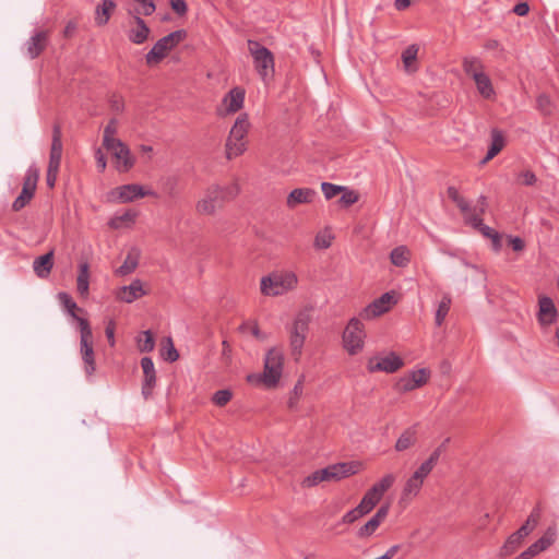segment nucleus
<instances>
[{"label":"nucleus","mask_w":559,"mask_h":559,"mask_svg":"<svg viewBox=\"0 0 559 559\" xmlns=\"http://www.w3.org/2000/svg\"><path fill=\"white\" fill-rule=\"evenodd\" d=\"M240 190V185L236 180L224 186L210 185L195 203L197 214L201 216L216 215L226 202L233 201L239 195Z\"/></svg>","instance_id":"obj_1"},{"label":"nucleus","mask_w":559,"mask_h":559,"mask_svg":"<svg viewBox=\"0 0 559 559\" xmlns=\"http://www.w3.org/2000/svg\"><path fill=\"white\" fill-rule=\"evenodd\" d=\"M83 313L84 310L72 301V320L78 324L80 335L79 340V356L83 362V369L87 377H91L96 371V358L94 350V335L92 326L87 319L78 314Z\"/></svg>","instance_id":"obj_2"},{"label":"nucleus","mask_w":559,"mask_h":559,"mask_svg":"<svg viewBox=\"0 0 559 559\" xmlns=\"http://www.w3.org/2000/svg\"><path fill=\"white\" fill-rule=\"evenodd\" d=\"M263 371L259 374H249L247 380L257 381L266 389H275L283 376L285 356L283 348L273 346L265 353Z\"/></svg>","instance_id":"obj_3"},{"label":"nucleus","mask_w":559,"mask_h":559,"mask_svg":"<svg viewBox=\"0 0 559 559\" xmlns=\"http://www.w3.org/2000/svg\"><path fill=\"white\" fill-rule=\"evenodd\" d=\"M298 283V275L294 271L278 270L261 278L260 290L264 296L277 297L294 292Z\"/></svg>","instance_id":"obj_4"},{"label":"nucleus","mask_w":559,"mask_h":559,"mask_svg":"<svg viewBox=\"0 0 559 559\" xmlns=\"http://www.w3.org/2000/svg\"><path fill=\"white\" fill-rule=\"evenodd\" d=\"M311 314L308 310L299 311L288 328L290 355L295 361H299L309 333Z\"/></svg>","instance_id":"obj_5"},{"label":"nucleus","mask_w":559,"mask_h":559,"mask_svg":"<svg viewBox=\"0 0 559 559\" xmlns=\"http://www.w3.org/2000/svg\"><path fill=\"white\" fill-rule=\"evenodd\" d=\"M247 44L255 71L264 83H269L275 74V61L272 51L257 40L249 39Z\"/></svg>","instance_id":"obj_6"},{"label":"nucleus","mask_w":559,"mask_h":559,"mask_svg":"<svg viewBox=\"0 0 559 559\" xmlns=\"http://www.w3.org/2000/svg\"><path fill=\"white\" fill-rule=\"evenodd\" d=\"M367 337L365 324L359 318H352L342 334L343 348L350 356L358 355L364 350Z\"/></svg>","instance_id":"obj_7"},{"label":"nucleus","mask_w":559,"mask_h":559,"mask_svg":"<svg viewBox=\"0 0 559 559\" xmlns=\"http://www.w3.org/2000/svg\"><path fill=\"white\" fill-rule=\"evenodd\" d=\"M187 37L185 29L175 31L158 39L153 48L146 53L145 61L148 66L159 63L169 51L179 45Z\"/></svg>","instance_id":"obj_8"},{"label":"nucleus","mask_w":559,"mask_h":559,"mask_svg":"<svg viewBox=\"0 0 559 559\" xmlns=\"http://www.w3.org/2000/svg\"><path fill=\"white\" fill-rule=\"evenodd\" d=\"M102 146L111 155L117 171L128 173L135 165V157L132 155L128 145L120 139L107 144H102Z\"/></svg>","instance_id":"obj_9"},{"label":"nucleus","mask_w":559,"mask_h":559,"mask_svg":"<svg viewBox=\"0 0 559 559\" xmlns=\"http://www.w3.org/2000/svg\"><path fill=\"white\" fill-rule=\"evenodd\" d=\"M144 197H156V193L153 190H145L141 185L129 183L110 190L106 199L110 203H129Z\"/></svg>","instance_id":"obj_10"},{"label":"nucleus","mask_w":559,"mask_h":559,"mask_svg":"<svg viewBox=\"0 0 559 559\" xmlns=\"http://www.w3.org/2000/svg\"><path fill=\"white\" fill-rule=\"evenodd\" d=\"M365 465L360 461H349L331 464L322 468L324 481H340L364 471Z\"/></svg>","instance_id":"obj_11"},{"label":"nucleus","mask_w":559,"mask_h":559,"mask_svg":"<svg viewBox=\"0 0 559 559\" xmlns=\"http://www.w3.org/2000/svg\"><path fill=\"white\" fill-rule=\"evenodd\" d=\"M62 155L61 130L59 124H55L52 131V143L50 148L49 165L47 170V185L55 186Z\"/></svg>","instance_id":"obj_12"},{"label":"nucleus","mask_w":559,"mask_h":559,"mask_svg":"<svg viewBox=\"0 0 559 559\" xmlns=\"http://www.w3.org/2000/svg\"><path fill=\"white\" fill-rule=\"evenodd\" d=\"M430 378V371L426 368L411 371L396 380L393 385L395 392L404 394L424 386Z\"/></svg>","instance_id":"obj_13"},{"label":"nucleus","mask_w":559,"mask_h":559,"mask_svg":"<svg viewBox=\"0 0 559 559\" xmlns=\"http://www.w3.org/2000/svg\"><path fill=\"white\" fill-rule=\"evenodd\" d=\"M404 366L403 359L394 352L383 355H376L368 359L367 369L369 372L393 373Z\"/></svg>","instance_id":"obj_14"},{"label":"nucleus","mask_w":559,"mask_h":559,"mask_svg":"<svg viewBox=\"0 0 559 559\" xmlns=\"http://www.w3.org/2000/svg\"><path fill=\"white\" fill-rule=\"evenodd\" d=\"M429 476L426 472H424L420 467H418L405 481L403 489L400 496V503H409L413 499H415L425 483V479Z\"/></svg>","instance_id":"obj_15"},{"label":"nucleus","mask_w":559,"mask_h":559,"mask_svg":"<svg viewBox=\"0 0 559 559\" xmlns=\"http://www.w3.org/2000/svg\"><path fill=\"white\" fill-rule=\"evenodd\" d=\"M395 302L396 300L393 292L384 293L365 307L360 312V317L367 320L377 318L388 312Z\"/></svg>","instance_id":"obj_16"},{"label":"nucleus","mask_w":559,"mask_h":559,"mask_svg":"<svg viewBox=\"0 0 559 559\" xmlns=\"http://www.w3.org/2000/svg\"><path fill=\"white\" fill-rule=\"evenodd\" d=\"M557 539V526L556 524L549 525L540 538L534 542L527 549L522 551V557L532 559L540 552L547 550Z\"/></svg>","instance_id":"obj_17"},{"label":"nucleus","mask_w":559,"mask_h":559,"mask_svg":"<svg viewBox=\"0 0 559 559\" xmlns=\"http://www.w3.org/2000/svg\"><path fill=\"white\" fill-rule=\"evenodd\" d=\"M243 102L245 90L236 86L224 96L218 114L222 116L235 114L243 107Z\"/></svg>","instance_id":"obj_18"},{"label":"nucleus","mask_w":559,"mask_h":559,"mask_svg":"<svg viewBox=\"0 0 559 559\" xmlns=\"http://www.w3.org/2000/svg\"><path fill=\"white\" fill-rule=\"evenodd\" d=\"M537 320L542 328H547L557 320V308L551 298L539 296Z\"/></svg>","instance_id":"obj_19"},{"label":"nucleus","mask_w":559,"mask_h":559,"mask_svg":"<svg viewBox=\"0 0 559 559\" xmlns=\"http://www.w3.org/2000/svg\"><path fill=\"white\" fill-rule=\"evenodd\" d=\"M390 506L383 504L381 506L377 512L373 514V516L368 520L359 530H358V537L360 538H368L370 537L381 525V523L386 519L389 514Z\"/></svg>","instance_id":"obj_20"},{"label":"nucleus","mask_w":559,"mask_h":559,"mask_svg":"<svg viewBox=\"0 0 559 559\" xmlns=\"http://www.w3.org/2000/svg\"><path fill=\"white\" fill-rule=\"evenodd\" d=\"M147 295L141 280H134L128 286H122L116 292V298L120 301L131 304L134 300Z\"/></svg>","instance_id":"obj_21"},{"label":"nucleus","mask_w":559,"mask_h":559,"mask_svg":"<svg viewBox=\"0 0 559 559\" xmlns=\"http://www.w3.org/2000/svg\"><path fill=\"white\" fill-rule=\"evenodd\" d=\"M151 29L145 21L140 16H134L130 23L128 38L131 43L141 45L147 40Z\"/></svg>","instance_id":"obj_22"},{"label":"nucleus","mask_w":559,"mask_h":559,"mask_svg":"<svg viewBox=\"0 0 559 559\" xmlns=\"http://www.w3.org/2000/svg\"><path fill=\"white\" fill-rule=\"evenodd\" d=\"M141 367L144 374L142 393L145 396V399H147L148 396H151L152 391L156 384V372L152 358L143 357L141 359Z\"/></svg>","instance_id":"obj_23"},{"label":"nucleus","mask_w":559,"mask_h":559,"mask_svg":"<svg viewBox=\"0 0 559 559\" xmlns=\"http://www.w3.org/2000/svg\"><path fill=\"white\" fill-rule=\"evenodd\" d=\"M317 192L311 188H297L290 191L286 199L288 209H295L299 204L312 203Z\"/></svg>","instance_id":"obj_24"},{"label":"nucleus","mask_w":559,"mask_h":559,"mask_svg":"<svg viewBox=\"0 0 559 559\" xmlns=\"http://www.w3.org/2000/svg\"><path fill=\"white\" fill-rule=\"evenodd\" d=\"M90 280H91V271L90 264L86 261H82L78 265V275H76V292L80 297L86 299L90 295Z\"/></svg>","instance_id":"obj_25"},{"label":"nucleus","mask_w":559,"mask_h":559,"mask_svg":"<svg viewBox=\"0 0 559 559\" xmlns=\"http://www.w3.org/2000/svg\"><path fill=\"white\" fill-rule=\"evenodd\" d=\"M48 43V33L45 31L36 32L26 43V53L31 59L40 55Z\"/></svg>","instance_id":"obj_26"},{"label":"nucleus","mask_w":559,"mask_h":559,"mask_svg":"<svg viewBox=\"0 0 559 559\" xmlns=\"http://www.w3.org/2000/svg\"><path fill=\"white\" fill-rule=\"evenodd\" d=\"M447 194L449 199L456 204L460 209L465 223H468V218L474 217L476 215L475 210H473L469 203L465 200L463 195L459 192V190L451 186L447 189Z\"/></svg>","instance_id":"obj_27"},{"label":"nucleus","mask_w":559,"mask_h":559,"mask_svg":"<svg viewBox=\"0 0 559 559\" xmlns=\"http://www.w3.org/2000/svg\"><path fill=\"white\" fill-rule=\"evenodd\" d=\"M542 515H543V508H542L540 503H537L531 511V513L527 516L524 524L516 532L526 538L538 526Z\"/></svg>","instance_id":"obj_28"},{"label":"nucleus","mask_w":559,"mask_h":559,"mask_svg":"<svg viewBox=\"0 0 559 559\" xmlns=\"http://www.w3.org/2000/svg\"><path fill=\"white\" fill-rule=\"evenodd\" d=\"M53 265V253L52 251L47 252L38 258H36L33 262V269L36 275L40 278H46L52 269Z\"/></svg>","instance_id":"obj_29"},{"label":"nucleus","mask_w":559,"mask_h":559,"mask_svg":"<svg viewBox=\"0 0 559 559\" xmlns=\"http://www.w3.org/2000/svg\"><path fill=\"white\" fill-rule=\"evenodd\" d=\"M462 68L464 73L475 80L479 74L485 73L483 61L475 56L464 57L462 60Z\"/></svg>","instance_id":"obj_30"},{"label":"nucleus","mask_w":559,"mask_h":559,"mask_svg":"<svg viewBox=\"0 0 559 559\" xmlns=\"http://www.w3.org/2000/svg\"><path fill=\"white\" fill-rule=\"evenodd\" d=\"M417 430L415 427L405 429L397 438L394 449L397 452L406 451L417 443Z\"/></svg>","instance_id":"obj_31"},{"label":"nucleus","mask_w":559,"mask_h":559,"mask_svg":"<svg viewBox=\"0 0 559 559\" xmlns=\"http://www.w3.org/2000/svg\"><path fill=\"white\" fill-rule=\"evenodd\" d=\"M116 9V3L112 0H103L95 9V23L98 26H104L108 23L112 12Z\"/></svg>","instance_id":"obj_32"},{"label":"nucleus","mask_w":559,"mask_h":559,"mask_svg":"<svg viewBox=\"0 0 559 559\" xmlns=\"http://www.w3.org/2000/svg\"><path fill=\"white\" fill-rule=\"evenodd\" d=\"M419 47L416 44L407 46L402 52V61L406 72L414 73L417 71V55Z\"/></svg>","instance_id":"obj_33"},{"label":"nucleus","mask_w":559,"mask_h":559,"mask_svg":"<svg viewBox=\"0 0 559 559\" xmlns=\"http://www.w3.org/2000/svg\"><path fill=\"white\" fill-rule=\"evenodd\" d=\"M524 540L525 537L515 531L507 538L500 548L499 556L506 558L513 555L523 545Z\"/></svg>","instance_id":"obj_34"},{"label":"nucleus","mask_w":559,"mask_h":559,"mask_svg":"<svg viewBox=\"0 0 559 559\" xmlns=\"http://www.w3.org/2000/svg\"><path fill=\"white\" fill-rule=\"evenodd\" d=\"M504 147V139L501 132L497 129L491 131V145L488 148V152L485 156V158L481 160V164L488 163L490 159H492L496 155H498L502 148Z\"/></svg>","instance_id":"obj_35"},{"label":"nucleus","mask_w":559,"mask_h":559,"mask_svg":"<svg viewBox=\"0 0 559 559\" xmlns=\"http://www.w3.org/2000/svg\"><path fill=\"white\" fill-rule=\"evenodd\" d=\"M247 150L246 140H235L231 134L228 135L225 144V153L227 159H233L245 153Z\"/></svg>","instance_id":"obj_36"},{"label":"nucleus","mask_w":559,"mask_h":559,"mask_svg":"<svg viewBox=\"0 0 559 559\" xmlns=\"http://www.w3.org/2000/svg\"><path fill=\"white\" fill-rule=\"evenodd\" d=\"M250 122L248 119L247 114H241L236 119L234 126L231 127V130L229 134H231V138L235 140H245L246 135L249 131Z\"/></svg>","instance_id":"obj_37"},{"label":"nucleus","mask_w":559,"mask_h":559,"mask_svg":"<svg viewBox=\"0 0 559 559\" xmlns=\"http://www.w3.org/2000/svg\"><path fill=\"white\" fill-rule=\"evenodd\" d=\"M390 260L393 265L405 267L411 261V251L405 246H399L391 251Z\"/></svg>","instance_id":"obj_38"},{"label":"nucleus","mask_w":559,"mask_h":559,"mask_svg":"<svg viewBox=\"0 0 559 559\" xmlns=\"http://www.w3.org/2000/svg\"><path fill=\"white\" fill-rule=\"evenodd\" d=\"M382 497L383 496L371 486L361 498L359 504L370 513L381 501Z\"/></svg>","instance_id":"obj_39"},{"label":"nucleus","mask_w":559,"mask_h":559,"mask_svg":"<svg viewBox=\"0 0 559 559\" xmlns=\"http://www.w3.org/2000/svg\"><path fill=\"white\" fill-rule=\"evenodd\" d=\"M139 255L140 254L136 250L129 252L124 259V262L117 269L116 273L120 276L132 273L138 267Z\"/></svg>","instance_id":"obj_40"},{"label":"nucleus","mask_w":559,"mask_h":559,"mask_svg":"<svg viewBox=\"0 0 559 559\" xmlns=\"http://www.w3.org/2000/svg\"><path fill=\"white\" fill-rule=\"evenodd\" d=\"M136 217H138V212L129 210V211L124 212L122 215L114 216L109 221V226L114 229H119L123 226L134 224Z\"/></svg>","instance_id":"obj_41"},{"label":"nucleus","mask_w":559,"mask_h":559,"mask_svg":"<svg viewBox=\"0 0 559 559\" xmlns=\"http://www.w3.org/2000/svg\"><path fill=\"white\" fill-rule=\"evenodd\" d=\"M38 178H39L38 168L29 167L26 171L24 182H23V188H22L25 195H26V193L34 195L36 187H37Z\"/></svg>","instance_id":"obj_42"},{"label":"nucleus","mask_w":559,"mask_h":559,"mask_svg":"<svg viewBox=\"0 0 559 559\" xmlns=\"http://www.w3.org/2000/svg\"><path fill=\"white\" fill-rule=\"evenodd\" d=\"M474 82L478 93L483 97L490 98L495 94L491 80L486 73L479 74L478 78L474 80Z\"/></svg>","instance_id":"obj_43"},{"label":"nucleus","mask_w":559,"mask_h":559,"mask_svg":"<svg viewBox=\"0 0 559 559\" xmlns=\"http://www.w3.org/2000/svg\"><path fill=\"white\" fill-rule=\"evenodd\" d=\"M136 346L141 353H150L155 347V340L151 331H143L136 337Z\"/></svg>","instance_id":"obj_44"},{"label":"nucleus","mask_w":559,"mask_h":559,"mask_svg":"<svg viewBox=\"0 0 559 559\" xmlns=\"http://www.w3.org/2000/svg\"><path fill=\"white\" fill-rule=\"evenodd\" d=\"M119 130V121L116 118H111L105 126L103 131L102 144L119 140L117 136Z\"/></svg>","instance_id":"obj_45"},{"label":"nucleus","mask_w":559,"mask_h":559,"mask_svg":"<svg viewBox=\"0 0 559 559\" xmlns=\"http://www.w3.org/2000/svg\"><path fill=\"white\" fill-rule=\"evenodd\" d=\"M304 376H301L297 382L295 383L290 394L289 399L287 401V406L289 409H296L298 402L304 393Z\"/></svg>","instance_id":"obj_46"},{"label":"nucleus","mask_w":559,"mask_h":559,"mask_svg":"<svg viewBox=\"0 0 559 559\" xmlns=\"http://www.w3.org/2000/svg\"><path fill=\"white\" fill-rule=\"evenodd\" d=\"M334 236L330 228L319 231L314 238V247L317 249H328L333 242Z\"/></svg>","instance_id":"obj_47"},{"label":"nucleus","mask_w":559,"mask_h":559,"mask_svg":"<svg viewBox=\"0 0 559 559\" xmlns=\"http://www.w3.org/2000/svg\"><path fill=\"white\" fill-rule=\"evenodd\" d=\"M451 297L449 295H444L439 302L438 309L436 311V324L438 326L442 325L445 317L449 313L450 307H451Z\"/></svg>","instance_id":"obj_48"},{"label":"nucleus","mask_w":559,"mask_h":559,"mask_svg":"<svg viewBox=\"0 0 559 559\" xmlns=\"http://www.w3.org/2000/svg\"><path fill=\"white\" fill-rule=\"evenodd\" d=\"M162 356L165 360H168L170 362L178 360L179 353L175 348L171 337H166L163 341Z\"/></svg>","instance_id":"obj_49"},{"label":"nucleus","mask_w":559,"mask_h":559,"mask_svg":"<svg viewBox=\"0 0 559 559\" xmlns=\"http://www.w3.org/2000/svg\"><path fill=\"white\" fill-rule=\"evenodd\" d=\"M467 225H471L475 229H478L485 237L492 238L493 234L497 233L491 227L484 225L483 219L478 214H476L474 217L468 218Z\"/></svg>","instance_id":"obj_50"},{"label":"nucleus","mask_w":559,"mask_h":559,"mask_svg":"<svg viewBox=\"0 0 559 559\" xmlns=\"http://www.w3.org/2000/svg\"><path fill=\"white\" fill-rule=\"evenodd\" d=\"M366 514H368V512L358 503L356 508L349 510L343 515L342 523L353 524Z\"/></svg>","instance_id":"obj_51"},{"label":"nucleus","mask_w":559,"mask_h":559,"mask_svg":"<svg viewBox=\"0 0 559 559\" xmlns=\"http://www.w3.org/2000/svg\"><path fill=\"white\" fill-rule=\"evenodd\" d=\"M395 479L394 474H385L379 481L374 483L372 487L383 496L385 491L393 486Z\"/></svg>","instance_id":"obj_52"},{"label":"nucleus","mask_w":559,"mask_h":559,"mask_svg":"<svg viewBox=\"0 0 559 559\" xmlns=\"http://www.w3.org/2000/svg\"><path fill=\"white\" fill-rule=\"evenodd\" d=\"M341 193L342 197L340 198L338 203L343 207H348L359 200L358 192L355 190H349L347 187H345V190H343Z\"/></svg>","instance_id":"obj_53"},{"label":"nucleus","mask_w":559,"mask_h":559,"mask_svg":"<svg viewBox=\"0 0 559 559\" xmlns=\"http://www.w3.org/2000/svg\"><path fill=\"white\" fill-rule=\"evenodd\" d=\"M321 190H322L325 199L331 200L334 197H336L338 193H341L343 190H345V187L337 186V185L330 183V182H322Z\"/></svg>","instance_id":"obj_54"},{"label":"nucleus","mask_w":559,"mask_h":559,"mask_svg":"<svg viewBox=\"0 0 559 559\" xmlns=\"http://www.w3.org/2000/svg\"><path fill=\"white\" fill-rule=\"evenodd\" d=\"M440 456L441 453L435 449L429 457L419 465V467L427 474H430L438 464Z\"/></svg>","instance_id":"obj_55"},{"label":"nucleus","mask_w":559,"mask_h":559,"mask_svg":"<svg viewBox=\"0 0 559 559\" xmlns=\"http://www.w3.org/2000/svg\"><path fill=\"white\" fill-rule=\"evenodd\" d=\"M322 481H324V476H323L322 469H318V471L311 473L306 478H304L301 486L305 488H311V487L319 485Z\"/></svg>","instance_id":"obj_56"},{"label":"nucleus","mask_w":559,"mask_h":559,"mask_svg":"<svg viewBox=\"0 0 559 559\" xmlns=\"http://www.w3.org/2000/svg\"><path fill=\"white\" fill-rule=\"evenodd\" d=\"M233 397V393L229 390L216 391L212 397V401L217 406H225Z\"/></svg>","instance_id":"obj_57"},{"label":"nucleus","mask_w":559,"mask_h":559,"mask_svg":"<svg viewBox=\"0 0 559 559\" xmlns=\"http://www.w3.org/2000/svg\"><path fill=\"white\" fill-rule=\"evenodd\" d=\"M518 181L522 186L531 187L537 182V177L532 170L526 169L518 175Z\"/></svg>","instance_id":"obj_58"},{"label":"nucleus","mask_w":559,"mask_h":559,"mask_svg":"<svg viewBox=\"0 0 559 559\" xmlns=\"http://www.w3.org/2000/svg\"><path fill=\"white\" fill-rule=\"evenodd\" d=\"M537 107L545 116H550L552 114L554 106L547 95H539L537 97Z\"/></svg>","instance_id":"obj_59"},{"label":"nucleus","mask_w":559,"mask_h":559,"mask_svg":"<svg viewBox=\"0 0 559 559\" xmlns=\"http://www.w3.org/2000/svg\"><path fill=\"white\" fill-rule=\"evenodd\" d=\"M109 106L115 114H121L124 110V100L121 96L112 95L109 99Z\"/></svg>","instance_id":"obj_60"},{"label":"nucleus","mask_w":559,"mask_h":559,"mask_svg":"<svg viewBox=\"0 0 559 559\" xmlns=\"http://www.w3.org/2000/svg\"><path fill=\"white\" fill-rule=\"evenodd\" d=\"M34 195L29 194V193H26V195L24 194V191L22 190L20 195L14 200L13 202V210L14 211H20L22 210L33 198Z\"/></svg>","instance_id":"obj_61"},{"label":"nucleus","mask_w":559,"mask_h":559,"mask_svg":"<svg viewBox=\"0 0 559 559\" xmlns=\"http://www.w3.org/2000/svg\"><path fill=\"white\" fill-rule=\"evenodd\" d=\"M95 160H96V165H97L98 170L100 173L105 171V169L107 167V159H106L103 146L98 147L95 151Z\"/></svg>","instance_id":"obj_62"},{"label":"nucleus","mask_w":559,"mask_h":559,"mask_svg":"<svg viewBox=\"0 0 559 559\" xmlns=\"http://www.w3.org/2000/svg\"><path fill=\"white\" fill-rule=\"evenodd\" d=\"M170 7L180 16L185 15L188 11L185 0H170Z\"/></svg>","instance_id":"obj_63"},{"label":"nucleus","mask_w":559,"mask_h":559,"mask_svg":"<svg viewBox=\"0 0 559 559\" xmlns=\"http://www.w3.org/2000/svg\"><path fill=\"white\" fill-rule=\"evenodd\" d=\"M510 246L514 251H522L525 248V242L518 236H509L508 238Z\"/></svg>","instance_id":"obj_64"}]
</instances>
